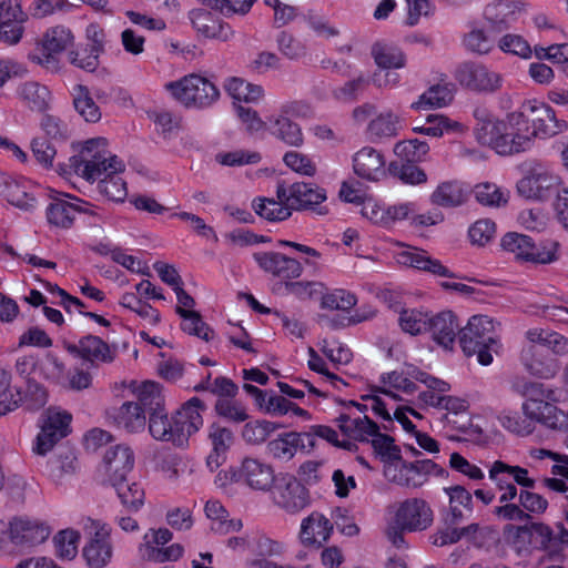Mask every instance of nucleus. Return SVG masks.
Returning a JSON list of instances; mask_svg holds the SVG:
<instances>
[{
  "label": "nucleus",
  "instance_id": "obj_42",
  "mask_svg": "<svg viewBox=\"0 0 568 568\" xmlns=\"http://www.w3.org/2000/svg\"><path fill=\"white\" fill-rule=\"evenodd\" d=\"M20 98L27 103V105L38 112L47 110L49 103L50 91L47 87L41 85L37 82H26L19 90Z\"/></svg>",
  "mask_w": 568,
  "mask_h": 568
},
{
  "label": "nucleus",
  "instance_id": "obj_29",
  "mask_svg": "<svg viewBox=\"0 0 568 568\" xmlns=\"http://www.w3.org/2000/svg\"><path fill=\"white\" fill-rule=\"evenodd\" d=\"M0 196L24 211H30L36 206V197L28 193L24 183H21L10 175L0 172Z\"/></svg>",
  "mask_w": 568,
  "mask_h": 568
},
{
  "label": "nucleus",
  "instance_id": "obj_6",
  "mask_svg": "<svg viewBox=\"0 0 568 568\" xmlns=\"http://www.w3.org/2000/svg\"><path fill=\"white\" fill-rule=\"evenodd\" d=\"M508 9L509 7L504 2L488 7L485 11L487 29H473L465 34L464 45L466 49L477 54L489 53L495 45L494 36L510 27L514 12Z\"/></svg>",
  "mask_w": 568,
  "mask_h": 568
},
{
  "label": "nucleus",
  "instance_id": "obj_20",
  "mask_svg": "<svg viewBox=\"0 0 568 568\" xmlns=\"http://www.w3.org/2000/svg\"><path fill=\"white\" fill-rule=\"evenodd\" d=\"M518 193L526 197L546 201L559 191L558 178L546 172H534L517 183Z\"/></svg>",
  "mask_w": 568,
  "mask_h": 568
},
{
  "label": "nucleus",
  "instance_id": "obj_35",
  "mask_svg": "<svg viewBox=\"0 0 568 568\" xmlns=\"http://www.w3.org/2000/svg\"><path fill=\"white\" fill-rule=\"evenodd\" d=\"M175 313L183 320L181 329L206 342L213 338L214 331L203 321L201 314L193 310L175 307Z\"/></svg>",
  "mask_w": 568,
  "mask_h": 568
},
{
  "label": "nucleus",
  "instance_id": "obj_62",
  "mask_svg": "<svg viewBox=\"0 0 568 568\" xmlns=\"http://www.w3.org/2000/svg\"><path fill=\"white\" fill-rule=\"evenodd\" d=\"M501 247L514 253L516 258L527 261L528 252L531 250L530 236L509 232L501 239Z\"/></svg>",
  "mask_w": 568,
  "mask_h": 568
},
{
  "label": "nucleus",
  "instance_id": "obj_56",
  "mask_svg": "<svg viewBox=\"0 0 568 568\" xmlns=\"http://www.w3.org/2000/svg\"><path fill=\"white\" fill-rule=\"evenodd\" d=\"M22 398V403L28 410H39L44 407L48 402V392L47 388L34 378H27Z\"/></svg>",
  "mask_w": 568,
  "mask_h": 568
},
{
  "label": "nucleus",
  "instance_id": "obj_63",
  "mask_svg": "<svg viewBox=\"0 0 568 568\" xmlns=\"http://www.w3.org/2000/svg\"><path fill=\"white\" fill-rule=\"evenodd\" d=\"M357 303L355 294L345 290H335L322 297L321 306L326 310L348 311Z\"/></svg>",
  "mask_w": 568,
  "mask_h": 568
},
{
  "label": "nucleus",
  "instance_id": "obj_31",
  "mask_svg": "<svg viewBox=\"0 0 568 568\" xmlns=\"http://www.w3.org/2000/svg\"><path fill=\"white\" fill-rule=\"evenodd\" d=\"M119 427L128 433H139L145 428L146 416L140 410L134 402H125L114 409L112 415Z\"/></svg>",
  "mask_w": 568,
  "mask_h": 568
},
{
  "label": "nucleus",
  "instance_id": "obj_48",
  "mask_svg": "<svg viewBox=\"0 0 568 568\" xmlns=\"http://www.w3.org/2000/svg\"><path fill=\"white\" fill-rule=\"evenodd\" d=\"M119 172L108 169L105 176L98 184L99 191L114 202H123L128 195L126 183L118 175Z\"/></svg>",
  "mask_w": 568,
  "mask_h": 568
},
{
  "label": "nucleus",
  "instance_id": "obj_32",
  "mask_svg": "<svg viewBox=\"0 0 568 568\" xmlns=\"http://www.w3.org/2000/svg\"><path fill=\"white\" fill-rule=\"evenodd\" d=\"M73 106L75 111L90 123H97L101 119V110L89 88L83 84H77L73 88Z\"/></svg>",
  "mask_w": 568,
  "mask_h": 568
},
{
  "label": "nucleus",
  "instance_id": "obj_25",
  "mask_svg": "<svg viewBox=\"0 0 568 568\" xmlns=\"http://www.w3.org/2000/svg\"><path fill=\"white\" fill-rule=\"evenodd\" d=\"M458 328L457 317L452 311H443L436 315L429 313L427 332H430L433 339L444 348L452 349Z\"/></svg>",
  "mask_w": 568,
  "mask_h": 568
},
{
  "label": "nucleus",
  "instance_id": "obj_45",
  "mask_svg": "<svg viewBox=\"0 0 568 568\" xmlns=\"http://www.w3.org/2000/svg\"><path fill=\"white\" fill-rule=\"evenodd\" d=\"M429 152V145L425 141L417 139H409L397 142L394 146V153L397 156L396 161L405 163H418L425 160Z\"/></svg>",
  "mask_w": 568,
  "mask_h": 568
},
{
  "label": "nucleus",
  "instance_id": "obj_9",
  "mask_svg": "<svg viewBox=\"0 0 568 568\" xmlns=\"http://www.w3.org/2000/svg\"><path fill=\"white\" fill-rule=\"evenodd\" d=\"M50 532L45 524L13 518L8 525H0V542L9 540L16 546L33 547L45 541Z\"/></svg>",
  "mask_w": 568,
  "mask_h": 568
},
{
  "label": "nucleus",
  "instance_id": "obj_19",
  "mask_svg": "<svg viewBox=\"0 0 568 568\" xmlns=\"http://www.w3.org/2000/svg\"><path fill=\"white\" fill-rule=\"evenodd\" d=\"M291 199H293V204H290L291 210H310L318 215L328 213L327 207L322 205L326 200L325 190L313 183H293L291 185Z\"/></svg>",
  "mask_w": 568,
  "mask_h": 568
},
{
  "label": "nucleus",
  "instance_id": "obj_16",
  "mask_svg": "<svg viewBox=\"0 0 568 568\" xmlns=\"http://www.w3.org/2000/svg\"><path fill=\"white\" fill-rule=\"evenodd\" d=\"M395 519L396 523L403 525L409 532L422 531L432 525L433 510L423 499H406L399 505Z\"/></svg>",
  "mask_w": 568,
  "mask_h": 568
},
{
  "label": "nucleus",
  "instance_id": "obj_15",
  "mask_svg": "<svg viewBox=\"0 0 568 568\" xmlns=\"http://www.w3.org/2000/svg\"><path fill=\"white\" fill-rule=\"evenodd\" d=\"M520 361L526 371L538 378H552L560 369L559 361L549 349L532 342L523 348Z\"/></svg>",
  "mask_w": 568,
  "mask_h": 568
},
{
  "label": "nucleus",
  "instance_id": "obj_40",
  "mask_svg": "<svg viewBox=\"0 0 568 568\" xmlns=\"http://www.w3.org/2000/svg\"><path fill=\"white\" fill-rule=\"evenodd\" d=\"M254 212L264 220L270 222H281L287 220L292 215L291 206H285L268 197H257L252 202Z\"/></svg>",
  "mask_w": 568,
  "mask_h": 568
},
{
  "label": "nucleus",
  "instance_id": "obj_38",
  "mask_svg": "<svg viewBox=\"0 0 568 568\" xmlns=\"http://www.w3.org/2000/svg\"><path fill=\"white\" fill-rule=\"evenodd\" d=\"M104 50L103 43L100 40H94L84 48H80L69 52V61L77 68L88 72H93L99 67V55Z\"/></svg>",
  "mask_w": 568,
  "mask_h": 568
},
{
  "label": "nucleus",
  "instance_id": "obj_60",
  "mask_svg": "<svg viewBox=\"0 0 568 568\" xmlns=\"http://www.w3.org/2000/svg\"><path fill=\"white\" fill-rule=\"evenodd\" d=\"M374 452L378 454L384 462H399L402 464L400 448L395 445V439L387 434H378L371 440Z\"/></svg>",
  "mask_w": 568,
  "mask_h": 568
},
{
  "label": "nucleus",
  "instance_id": "obj_10",
  "mask_svg": "<svg viewBox=\"0 0 568 568\" xmlns=\"http://www.w3.org/2000/svg\"><path fill=\"white\" fill-rule=\"evenodd\" d=\"M504 129L501 140L497 143V154L514 155L529 151L534 146L529 125H526L521 115L509 113L505 119Z\"/></svg>",
  "mask_w": 568,
  "mask_h": 568
},
{
  "label": "nucleus",
  "instance_id": "obj_4",
  "mask_svg": "<svg viewBox=\"0 0 568 568\" xmlns=\"http://www.w3.org/2000/svg\"><path fill=\"white\" fill-rule=\"evenodd\" d=\"M459 345L467 357L477 356L480 365L493 363V354L501 349L499 338L495 333L493 320L487 315H474L467 325L458 332Z\"/></svg>",
  "mask_w": 568,
  "mask_h": 568
},
{
  "label": "nucleus",
  "instance_id": "obj_3",
  "mask_svg": "<svg viewBox=\"0 0 568 568\" xmlns=\"http://www.w3.org/2000/svg\"><path fill=\"white\" fill-rule=\"evenodd\" d=\"M105 145L104 138L85 141L79 154L70 156L68 163H59L58 173L67 176L74 172L87 181H95L108 169L124 171L125 165L116 155L108 156L106 150H100V146Z\"/></svg>",
  "mask_w": 568,
  "mask_h": 568
},
{
  "label": "nucleus",
  "instance_id": "obj_55",
  "mask_svg": "<svg viewBox=\"0 0 568 568\" xmlns=\"http://www.w3.org/2000/svg\"><path fill=\"white\" fill-rule=\"evenodd\" d=\"M531 250H529L526 262L549 264L558 260L557 248L559 244L552 240H545L536 243L530 237Z\"/></svg>",
  "mask_w": 568,
  "mask_h": 568
},
{
  "label": "nucleus",
  "instance_id": "obj_53",
  "mask_svg": "<svg viewBox=\"0 0 568 568\" xmlns=\"http://www.w3.org/2000/svg\"><path fill=\"white\" fill-rule=\"evenodd\" d=\"M567 128V121L557 119L556 112L551 111L550 113L547 112V116L541 118L538 123L529 125V131L531 133V139L535 141V138L537 136H552L564 132Z\"/></svg>",
  "mask_w": 568,
  "mask_h": 568
},
{
  "label": "nucleus",
  "instance_id": "obj_41",
  "mask_svg": "<svg viewBox=\"0 0 568 568\" xmlns=\"http://www.w3.org/2000/svg\"><path fill=\"white\" fill-rule=\"evenodd\" d=\"M398 116L392 112H385L373 119L367 126V132L373 142L384 138H393L398 133Z\"/></svg>",
  "mask_w": 568,
  "mask_h": 568
},
{
  "label": "nucleus",
  "instance_id": "obj_1",
  "mask_svg": "<svg viewBox=\"0 0 568 568\" xmlns=\"http://www.w3.org/2000/svg\"><path fill=\"white\" fill-rule=\"evenodd\" d=\"M205 409V403L199 397L190 398L171 417L164 408L149 417V433L155 440L182 447L203 425L201 412Z\"/></svg>",
  "mask_w": 568,
  "mask_h": 568
},
{
  "label": "nucleus",
  "instance_id": "obj_11",
  "mask_svg": "<svg viewBox=\"0 0 568 568\" xmlns=\"http://www.w3.org/2000/svg\"><path fill=\"white\" fill-rule=\"evenodd\" d=\"M274 503L290 514L300 513L310 504L308 489L294 476L281 474L274 486Z\"/></svg>",
  "mask_w": 568,
  "mask_h": 568
},
{
  "label": "nucleus",
  "instance_id": "obj_30",
  "mask_svg": "<svg viewBox=\"0 0 568 568\" xmlns=\"http://www.w3.org/2000/svg\"><path fill=\"white\" fill-rule=\"evenodd\" d=\"M80 348L82 349V359L91 363H112L116 355L115 344L110 345L101 337L91 334L80 338Z\"/></svg>",
  "mask_w": 568,
  "mask_h": 568
},
{
  "label": "nucleus",
  "instance_id": "obj_61",
  "mask_svg": "<svg viewBox=\"0 0 568 568\" xmlns=\"http://www.w3.org/2000/svg\"><path fill=\"white\" fill-rule=\"evenodd\" d=\"M120 304L123 307H126L132 312L136 313L142 318H150L153 325L160 323V313L155 308H153L149 303L143 302L132 293L123 294Z\"/></svg>",
  "mask_w": 568,
  "mask_h": 568
},
{
  "label": "nucleus",
  "instance_id": "obj_34",
  "mask_svg": "<svg viewBox=\"0 0 568 568\" xmlns=\"http://www.w3.org/2000/svg\"><path fill=\"white\" fill-rule=\"evenodd\" d=\"M468 192L457 181H448L439 184L430 199L436 205L455 207L466 202Z\"/></svg>",
  "mask_w": 568,
  "mask_h": 568
},
{
  "label": "nucleus",
  "instance_id": "obj_13",
  "mask_svg": "<svg viewBox=\"0 0 568 568\" xmlns=\"http://www.w3.org/2000/svg\"><path fill=\"white\" fill-rule=\"evenodd\" d=\"M71 420L70 413L49 408L41 432L37 436L34 452L39 455L50 452L59 440L69 435Z\"/></svg>",
  "mask_w": 568,
  "mask_h": 568
},
{
  "label": "nucleus",
  "instance_id": "obj_24",
  "mask_svg": "<svg viewBox=\"0 0 568 568\" xmlns=\"http://www.w3.org/2000/svg\"><path fill=\"white\" fill-rule=\"evenodd\" d=\"M385 160L377 150L365 146L355 153L353 169L355 174L368 181H378L385 175Z\"/></svg>",
  "mask_w": 568,
  "mask_h": 568
},
{
  "label": "nucleus",
  "instance_id": "obj_64",
  "mask_svg": "<svg viewBox=\"0 0 568 568\" xmlns=\"http://www.w3.org/2000/svg\"><path fill=\"white\" fill-rule=\"evenodd\" d=\"M498 48L505 53H511L523 59L531 57L532 50L529 43L518 34H505L498 41Z\"/></svg>",
  "mask_w": 568,
  "mask_h": 568
},
{
  "label": "nucleus",
  "instance_id": "obj_26",
  "mask_svg": "<svg viewBox=\"0 0 568 568\" xmlns=\"http://www.w3.org/2000/svg\"><path fill=\"white\" fill-rule=\"evenodd\" d=\"M333 531V524L323 514L314 511L303 519L301 525V539L303 544L322 547Z\"/></svg>",
  "mask_w": 568,
  "mask_h": 568
},
{
  "label": "nucleus",
  "instance_id": "obj_18",
  "mask_svg": "<svg viewBox=\"0 0 568 568\" xmlns=\"http://www.w3.org/2000/svg\"><path fill=\"white\" fill-rule=\"evenodd\" d=\"M190 20L197 33L206 39L226 42L234 36V31L227 22L206 9L192 10Z\"/></svg>",
  "mask_w": 568,
  "mask_h": 568
},
{
  "label": "nucleus",
  "instance_id": "obj_7",
  "mask_svg": "<svg viewBox=\"0 0 568 568\" xmlns=\"http://www.w3.org/2000/svg\"><path fill=\"white\" fill-rule=\"evenodd\" d=\"M166 89L186 108L205 109L220 98L216 85L199 74H189L179 81L169 82Z\"/></svg>",
  "mask_w": 568,
  "mask_h": 568
},
{
  "label": "nucleus",
  "instance_id": "obj_52",
  "mask_svg": "<svg viewBox=\"0 0 568 568\" xmlns=\"http://www.w3.org/2000/svg\"><path fill=\"white\" fill-rule=\"evenodd\" d=\"M278 427H281V425L265 419L248 422L243 426L242 438L247 444H262Z\"/></svg>",
  "mask_w": 568,
  "mask_h": 568
},
{
  "label": "nucleus",
  "instance_id": "obj_49",
  "mask_svg": "<svg viewBox=\"0 0 568 568\" xmlns=\"http://www.w3.org/2000/svg\"><path fill=\"white\" fill-rule=\"evenodd\" d=\"M214 412L217 416L233 424H241L250 418L246 407L235 398L216 399Z\"/></svg>",
  "mask_w": 568,
  "mask_h": 568
},
{
  "label": "nucleus",
  "instance_id": "obj_50",
  "mask_svg": "<svg viewBox=\"0 0 568 568\" xmlns=\"http://www.w3.org/2000/svg\"><path fill=\"white\" fill-rule=\"evenodd\" d=\"M398 324L405 333L410 335L425 333L429 325V313L416 308H404L399 314Z\"/></svg>",
  "mask_w": 568,
  "mask_h": 568
},
{
  "label": "nucleus",
  "instance_id": "obj_36",
  "mask_svg": "<svg viewBox=\"0 0 568 568\" xmlns=\"http://www.w3.org/2000/svg\"><path fill=\"white\" fill-rule=\"evenodd\" d=\"M527 338L537 346H544L556 357V355L568 354V339L552 331L547 329H529Z\"/></svg>",
  "mask_w": 568,
  "mask_h": 568
},
{
  "label": "nucleus",
  "instance_id": "obj_2",
  "mask_svg": "<svg viewBox=\"0 0 568 568\" xmlns=\"http://www.w3.org/2000/svg\"><path fill=\"white\" fill-rule=\"evenodd\" d=\"M555 528L557 532L547 524L530 521L523 526L507 525L505 535L519 555L542 550L559 556L568 547V529L561 521Z\"/></svg>",
  "mask_w": 568,
  "mask_h": 568
},
{
  "label": "nucleus",
  "instance_id": "obj_17",
  "mask_svg": "<svg viewBox=\"0 0 568 568\" xmlns=\"http://www.w3.org/2000/svg\"><path fill=\"white\" fill-rule=\"evenodd\" d=\"M254 261L266 273L283 278L293 280L302 275V264L278 252H257L253 254Z\"/></svg>",
  "mask_w": 568,
  "mask_h": 568
},
{
  "label": "nucleus",
  "instance_id": "obj_22",
  "mask_svg": "<svg viewBox=\"0 0 568 568\" xmlns=\"http://www.w3.org/2000/svg\"><path fill=\"white\" fill-rule=\"evenodd\" d=\"M399 262L404 265L415 267L419 271L429 272L434 275L477 282L475 278L453 273L448 267L443 265L439 260L430 257L424 250L415 248L414 251H404L399 253Z\"/></svg>",
  "mask_w": 568,
  "mask_h": 568
},
{
  "label": "nucleus",
  "instance_id": "obj_37",
  "mask_svg": "<svg viewBox=\"0 0 568 568\" xmlns=\"http://www.w3.org/2000/svg\"><path fill=\"white\" fill-rule=\"evenodd\" d=\"M75 212L87 211L73 203L58 199L50 203L45 213L47 220L50 224L62 229H69L73 224Z\"/></svg>",
  "mask_w": 568,
  "mask_h": 568
},
{
  "label": "nucleus",
  "instance_id": "obj_21",
  "mask_svg": "<svg viewBox=\"0 0 568 568\" xmlns=\"http://www.w3.org/2000/svg\"><path fill=\"white\" fill-rule=\"evenodd\" d=\"M476 124L474 126V135L481 145H487L497 152V143L503 136L505 120L497 119L485 108H476L474 110Z\"/></svg>",
  "mask_w": 568,
  "mask_h": 568
},
{
  "label": "nucleus",
  "instance_id": "obj_51",
  "mask_svg": "<svg viewBox=\"0 0 568 568\" xmlns=\"http://www.w3.org/2000/svg\"><path fill=\"white\" fill-rule=\"evenodd\" d=\"M388 172L392 176L399 179L406 184H422L427 181L424 170L416 163H405L403 161H392L388 165Z\"/></svg>",
  "mask_w": 568,
  "mask_h": 568
},
{
  "label": "nucleus",
  "instance_id": "obj_59",
  "mask_svg": "<svg viewBox=\"0 0 568 568\" xmlns=\"http://www.w3.org/2000/svg\"><path fill=\"white\" fill-rule=\"evenodd\" d=\"M474 193L476 200L486 206L499 207L505 205L508 201L505 192H503L496 184L488 182L476 185Z\"/></svg>",
  "mask_w": 568,
  "mask_h": 568
},
{
  "label": "nucleus",
  "instance_id": "obj_23",
  "mask_svg": "<svg viewBox=\"0 0 568 568\" xmlns=\"http://www.w3.org/2000/svg\"><path fill=\"white\" fill-rule=\"evenodd\" d=\"M103 460L110 484L125 480L134 466L133 452L124 445H115L109 448L104 454Z\"/></svg>",
  "mask_w": 568,
  "mask_h": 568
},
{
  "label": "nucleus",
  "instance_id": "obj_12",
  "mask_svg": "<svg viewBox=\"0 0 568 568\" xmlns=\"http://www.w3.org/2000/svg\"><path fill=\"white\" fill-rule=\"evenodd\" d=\"M94 532L82 549V557L88 568H104L113 557L111 528L105 524L93 523Z\"/></svg>",
  "mask_w": 568,
  "mask_h": 568
},
{
  "label": "nucleus",
  "instance_id": "obj_14",
  "mask_svg": "<svg viewBox=\"0 0 568 568\" xmlns=\"http://www.w3.org/2000/svg\"><path fill=\"white\" fill-rule=\"evenodd\" d=\"M231 476L232 479L262 491H268L278 481V476H275L271 465L250 457L244 458L239 469L232 471Z\"/></svg>",
  "mask_w": 568,
  "mask_h": 568
},
{
  "label": "nucleus",
  "instance_id": "obj_54",
  "mask_svg": "<svg viewBox=\"0 0 568 568\" xmlns=\"http://www.w3.org/2000/svg\"><path fill=\"white\" fill-rule=\"evenodd\" d=\"M80 534L73 529H64L53 537L57 556L61 559L71 560L78 552Z\"/></svg>",
  "mask_w": 568,
  "mask_h": 568
},
{
  "label": "nucleus",
  "instance_id": "obj_39",
  "mask_svg": "<svg viewBox=\"0 0 568 568\" xmlns=\"http://www.w3.org/2000/svg\"><path fill=\"white\" fill-rule=\"evenodd\" d=\"M371 84L369 77L361 73L356 78L332 90V97L342 103H354L365 93Z\"/></svg>",
  "mask_w": 568,
  "mask_h": 568
},
{
  "label": "nucleus",
  "instance_id": "obj_46",
  "mask_svg": "<svg viewBox=\"0 0 568 568\" xmlns=\"http://www.w3.org/2000/svg\"><path fill=\"white\" fill-rule=\"evenodd\" d=\"M122 505L131 511H138L144 504V490L138 483H129L125 480H119V483H112Z\"/></svg>",
  "mask_w": 568,
  "mask_h": 568
},
{
  "label": "nucleus",
  "instance_id": "obj_43",
  "mask_svg": "<svg viewBox=\"0 0 568 568\" xmlns=\"http://www.w3.org/2000/svg\"><path fill=\"white\" fill-rule=\"evenodd\" d=\"M271 133L290 146L298 148L304 142L300 125L285 116L277 118L274 121Z\"/></svg>",
  "mask_w": 568,
  "mask_h": 568
},
{
  "label": "nucleus",
  "instance_id": "obj_58",
  "mask_svg": "<svg viewBox=\"0 0 568 568\" xmlns=\"http://www.w3.org/2000/svg\"><path fill=\"white\" fill-rule=\"evenodd\" d=\"M207 438L212 449L223 452L225 454H227L235 442L233 432L229 427L222 426L216 422L212 423L207 427Z\"/></svg>",
  "mask_w": 568,
  "mask_h": 568
},
{
  "label": "nucleus",
  "instance_id": "obj_33",
  "mask_svg": "<svg viewBox=\"0 0 568 568\" xmlns=\"http://www.w3.org/2000/svg\"><path fill=\"white\" fill-rule=\"evenodd\" d=\"M454 94L448 83H437L429 87L419 99L412 103V109L428 110L433 108H443L453 101Z\"/></svg>",
  "mask_w": 568,
  "mask_h": 568
},
{
  "label": "nucleus",
  "instance_id": "obj_8",
  "mask_svg": "<svg viewBox=\"0 0 568 568\" xmlns=\"http://www.w3.org/2000/svg\"><path fill=\"white\" fill-rule=\"evenodd\" d=\"M455 79L462 87L478 93H494L503 83L499 73L473 61L460 63L455 70Z\"/></svg>",
  "mask_w": 568,
  "mask_h": 568
},
{
  "label": "nucleus",
  "instance_id": "obj_28",
  "mask_svg": "<svg viewBox=\"0 0 568 568\" xmlns=\"http://www.w3.org/2000/svg\"><path fill=\"white\" fill-rule=\"evenodd\" d=\"M136 402L134 404L148 417L160 414L165 408L164 396L162 395L159 383L146 381L139 385L134 390Z\"/></svg>",
  "mask_w": 568,
  "mask_h": 568
},
{
  "label": "nucleus",
  "instance_id": "obj_44",
  "mask_svg": "<svg viewBox=\"0 0 568 568\" xmlns=\"http://www.w3.org/2000/svg\"><path fill=\"white\" fill-rule=\"evenodd\" d=\"M372 57L381 69H399L406 64L404 52L392 45L375 43L372 47Z\"/></svg>",
  "mask_w": 568,
  "mask_h": 568
},
{
  "label": "nucleus",
  "instance_id": "obj_57",
  "mask_svg": "<svg viewBox=\"0 0 568 568\" xmlns=\"http://www.w3.org/2000/svg\"><path fill=\"white\" fill-rule=\"evenodd\" d=\"M49 476L54 480L59 481L64 475H72L77 469V457L68 450L64 454L51 458L47 465Z\"/></svg>",
  "mask_w": 568,
  "mask_h": 568
},
{
  "label": "nucleus",
  "instance_id": "obj_47",
  "mask_svg": "<svg viewBox=\"0 0 568 568\" xmlns=\"http://www.w3.org/2000/svg\"><path fill=\"white\" fill-rule=\"evenodd\" d=\"M73 42V34L70 29L63 26H57L49 29L41 40V43L37 47L51 52L61 53Z\"/></svg>",
  "mask_w": 568,
  "mask_h": 568
},
{
  "label": "nucleus",
  "instance_id": "obj_27",
  "mask_svg": "<svg viewBox=\"0 0 568 568\" xmlns=\"http://www.w3.org/2000/svg\"><path fill=\"white\" fill-rule=\"evenodd\" d=\"M434 468H436V463L432 459L402 460L398 474L394 476L393 481L400 486L417 488L427 481Z\"/></svg>",
  "mask_w": 568,
  "mask_h": 568
},
{
  "label": "nucleus",
  "instance_id": "obj_5",
  "mask_svg": "<svg viewBox=\"0 0 568 568\" xmlns=\"http://www.w3.org/2000/svg\"><path fill=\"white\" fill-rule=\"evenodd\" d=\"M516 390L527 400L523 404L525 415L536 418L544 426L555 430L568 429V416L557 406L546 399L554 398L552 389H545L544 384L537 382H521L516 384Z\"/></svg>",
  "mask_w": 568,
  "mask_h": 568
}]
</instances>
